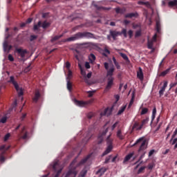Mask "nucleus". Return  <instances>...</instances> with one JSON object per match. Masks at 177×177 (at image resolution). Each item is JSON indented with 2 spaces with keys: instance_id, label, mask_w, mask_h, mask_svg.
Wrapping results in <instances>:
<instances>
[{
  "instance_id": "2eb2a0df",
  "label": "nucleus",
  "mask_w": 177,
  "mask_h": 177,
  "mask_svg": "<svg viewBox=\"0 0 177 177\" xmlns=\"http://www.w3.org/2000/svg\"><path fill=\"white\" fill-rule=\"evenodd\" d=\"M39 97H41V93H39V90H36L35 93V96L32 98L34 103H37L38 100H39Z\"/></svg>"
},
{
  "instance_id": "f704fd0d",
  "label": "nucleus",
  "mask_w": 177,
  "mask_h": 177,
  "mask_svg": "<svg viewBox=\"0 0 177 177\" xmlns=\"http://www.w3.org/2000/svg\"><path fill=\"white\" fill-rule=\"evenodd\" d=\"M168 5L169 8H173V6H177V0H173V1H169Z\"/></svg>"
},
{
  "instance_id": "b1692460",
  "label": "nucleus",
  "mask_w": 177,
  "mask_h": 177,
  "mask_svg": "<svg viewBox=\"0 0 177 177\" xmlns=\"http://www.w3.org/2000/svg\"><path fill=\"white\" fill-rule=\"evenodd\" d=\"M138 5H145V6H147V8H151V5L150 4V3L149 1H138Z\"/></svg>"
},
{
  "instance_id": "e433bc0d",
  "label": "nucleus",
  "mask_w": 177,
  "mask_h": 177,
  "mask_svg": "<svg viewBox=\"0 0 177 177\" xmlns=\"http://www.w3.org/2000/svg\"><path fill=\"white\" fill-rule=\"evenodd\" d=\"M125 109H127V105L122 106L118 112V115H121V114L123 113L124 111H125Z\"/></svg>"
},
{
  "instance_id": "3c124183",
  "label": "nucleus",
  "mask_w": 177,
  "mask_h": 177,
  "mask_svg": "<svg viewBox=\"0 0 177 177\" xmlns=\"http://www.w3.org/2000/svg\"><path fill=\"white\" fill-rule=\"evenodd\" d=\"M49 17V12H45L42 14L43 19H48Z\"/></svg>"
},
{
  "instance_id": "f3484780",
  "label": "nucleus",
  "mask_w": 177,
  "mask_h": 177,
  "mask_svg": "<svg viewBox=\"0 0 177 177\" xmlns=\"http://www.w3.org/2000/svg\"><path fill=\"white\" fill-rule=\"evenodd\" d=\"M143 128L141 124H139V122H136L133 124L132 130L133 131H140Z\"/></svg>"
},
{
  "instance_id": "864d4df0",
  "label": "nucleus",
  "mask_w": 177,
  "mask_h": 177,
  "mask_svg": "<svg viewBox=\"0 0 177 177\" xmlns=\"http://www.w3.org/2000/svg\"><path fill=\"white\" fill-rule=\"evenodd\" d=\"M31 70V65L28 66L25 69H24V73H28Z\"/></svg>"
},
{
  "instance_id": "dca6fc26",
  "label": "nucleus",
  "mask_w": 177,
  "mask_h": 177,
  "mask_svg": "<svg viewBox=\"0 0 177 177\" xmlns=\"http://www.w3.org/2000/svg\"><path fill=\"white\" fill-rule=\"evenodd\" d=\"M167 86H168V82L165 81L164 82V84L159 91L160 97L164 95V92H165V88H167Z\"/></svg>"
},
{
  "instance_id": "13d9d810",
  "label": "nucleus",
  "mask_w": 177,
  "mask_h": 177,
  "mask_svg": "<svg viewBox=\"0 0 177 177\" xmlns=\"http://www.w3.org/2000/svg\"><path fill=\"white\" fill-rule=\"evenodd\" d=\"M72 75H73V72L71 71V70L68 69V79H70Z\"/></svg>"
},
{
  "instance_id": "69168bd1",
  "label": "nucleus",
  "mask_w": 177,
  "mask_h": 177,
  "mask_svg": "<svg viewBox=\"0 0 177 177\" xmlns=\"http://www.w3.org/2000/svg\"><path fill=\"white\" fill-rule=\"evenodd\" d=\"M92 117H93V113H89L87 114V118L91 120V118H92Z\"/></svg>"
},
{
  "instance_id": "0eeeda50",
  "label": "nucleus",
  "mask_w": 177,
  "mask_h": 177,
  "mask_svg": "<svg viewBox=\"0 0 177 177\" xmlns=\"http://www.w3.org/2000/svg\"><path fill=\"white\" fill-rule=\"evenodd\" d=\"M10 84H12V85L15 86L17 93L18 96H23L24 93H23V88H20L19 86V84H17V82L15 80V77L14 76H10V80L8 81Z\"/></svg>"
},
{
  "instance_id": "603ef678",
  "label": "nucleus",
  "mask_w": 177,
  "mask_h": 177,
  "mask_svg": "<svg viewBox=\"0 0 177 177\" xmlns=\"http://www.w3.org/2000/svg\"><path fill=\"white\" fill-rule=\"evenodd\" d=\"M146 169L145 167H140L138 171V174H142V172H143V171H145V169Z\"/></svg>"
},
{
  "instance_id": "a878e982",
  "label": "nucleus",
  "mask_w": 177,
  "mask_h": 177,
  "mask_svg": "<svg viewBox=\"0 0 177 177\" xmlns=\"http://www.w3.org/2000/svg\"><path fill=\"white\" fill-rule=\"evenodd\" d=\"M88 60L90 62V63L93 64V62H95V60H96V56H95L93 55V53H91L88 55Z\"/></svg>"
},
{
  "instance_id": "a19ab883",
  "label": "nucleus",
  "mask_w": 177,
  "mask_h": 177,
  "mask_svg": "<svg viewBox=\"0 0 177 177\" xmlns=\"http://www.w3.org/2000/svg\"><path fill=\"white\" fill-rule=\"evenodd\" d=\"M156 31L158 33L161 31V25L158 21H156Z\"/></svg>"
},
{
  "instance_id": "5fc2aeb1",
  "label": "nucleus",
  "mask_w": 177,
  "mask_h": 177,
  "mask_svg": "<svg viewBox=\"0 0 177 177\" xmlns=\"http://www.w3.org/2000/svg\"><path fill=\"white\" fill-rule=\"evenodd\" d=\"M5 160H6L5 156H3V154L1 153L0 156V162H5Z\"/></svg>"
},
{
  "instance_id": "f257e3e1",
  "label": "nucleus",
  "mask_w": 177,
  "mask_h": 177,
  "mask_svg": "<svg viewBox=\"0 0 177 177\" xmlns=\"http://www.w3.org/2000/svg\"><path fill=\"white\" fill-rule=\"evenodd\" d=\"M91 158V156H87L86 158H83L79 163L77 164V159H74L71 163L69 167V170L66 173L65 177H76L78 171H77V167L80 165H84Z\"/></svg>"
},
{
  "instance_id": "bf43d9fd",
  "label": "nucleus",
  "mask_w": 177,
  "mask_h": 177,
  "mask_svg": "<svg viewBox=\"0 0 177 177\" xmlns=\"http://www.w3.org/2000/svg\"><path fill=\"white\" fill-rule=\"evenodd\" d=\"M66 67L67 70H70V67H71V64H70L68 62H66Z\"/></svg>"
},
{
  "instance_id": "20e7f679",
  "label": "nucleus",
  "mask_w": 177,
  "mask_h": 177,
  "mask_svg": "<svg viewBox=\"0 0 177 177\" xmlns=\"http://www.w3.org/2000/svg\"><path fill=\"white\" fill-rule=\"evenodd\" d=\"M132 146H139V149L138 150V153H140L141 151H145V150L147 149V141L146 140H144L143 138H140L137 140Z\"/></svg>"
},
{
  "instance_id": "412c9836",
  "label": "nucleus",
  "mask_w": 177,
  "mask_h": 177,
  "mask_svg": "<svg viewBox=\"0 0 177 177\" xmlns=\"http://www.w3.org/2000/svg\"><path fill=\"white\" fill-rule=\"evenodd\" d=\"M133 156H135V152H131L130 153H129L127 156H126V157L124 159L123 162H127V161H129L131 160V158L132 157H133Z\"/></svg>"
},
{
  "instance_id": "4c0bfd02",
  "label": "nucleus",
  "mask_w": 177,
  "mask_h": 177,
  "mask_svg": "<svg viewBox=\"0 0 177 177\" xmlns=\"http://www.w3.org/2000/svg\"><path fill=\"white\" fill-rule=\"evenodd\" d=\"M67 89L69 91V92H71V89H73V84H71L70 80L67 81Z\"/></svg>"
},
{
  "instance_id": "ea45409f",
  "label": "nucleus",
  "mask_w": 177,
  "mask_h": 177,
  "mask_svg": "<svg viewBox=\"0 0 177 177\" xmlns=\"http://www.w3.org/2000/svg\"><path fill=\"white\" fill-rule=\"evenodd\" d=\"M149 113V109L147 108H142L140 112L141 115H145V114H147Z\"/></svg>"
},
{
  "instance_id": "680f3d73",
  "label": "nucleus",
  "mask_w": 177,
  "mask_h": 177,
  "mask_svg": "<svg viewBox=\"0 0 177 177\" xmlns=\"http://www.w3.org/2000/svg\"><path fill=\"white\" fill-rule=\"evenodd\" d=\"M117 125H118V122H116L115 124H113L111 127L112 131H114V129H115V128L117 127Z\"/></svg>"
},
{
  "instance_id": "c03bdc74",
  "label": "nucleus",
  "mask_w": 177,
  "mask_h": 177,
  "mask_svg": "<svg viewBox=\"0 0 177 177\" xmlns=\"http://www.w3.org/2000/svg\"><path fill=\"white\" fill-rule=\"evenodd\" d=\"M37 38H38L37 35H30V42H32V41H35V39H37Z\"/></svg>"
},
{
  "instance_id": "393cba45",
  "label": "nucleus",
  "mask_w": 177,
  "mask_h": 177,
  "mask_svg": "<svg viewBox=\"0 0 177 177\" xmlns=\"http://www.w3.org/2000/svg\"><path fill=\"white\" fill-rule=\"evenodd\" d=\"M10 147H6L5 145H1L0 147V151H2L1 154H5V153L7 151V150H9Z\"/></svg>"
},
{
  "instance_id": "052dcab7",
  "label": "nucleus",
  "mask_w": 177,
  "mask_h": 177,
  "mask_svg": "<svg viewBox=\"0 0 177 177\" xmlns=\"http://www.w3.org/2000/svg\"><path fill=\"white\" fill-rule=\"evenodd\" d=\"M27 138H28V133L26 131L24 136H22V139H27Z\"/></svg>"
},
{
  "instance_id": "72a5a7b5",
  "label": "nucleus",
  "mask_w": 177,
  "mask_h": 177,
  "mask_svg": "<svg viewBox=\"0 0 177 177\" xmlns=\"http://www.w3.org/2000/svg\"><path fill=\"white\" fill-rule=\"evenodd\" d=\"M111 137V134L108 136V137L106 138V143H107L108 146H113V140L111 138H110Z\"/></svg>"
},
{
  "instance_id": "6e6552de",
  "label": "nucleus",
  "mask_w": 177,
  "mask_h": 177,
  "mask_svg": "<svg viewBox=\"0 0 177 177\" xmlns=\"http://www.w3.org/2000/svg\"><path fill=\"white\" fill-rule=\"evenodd\" d=\"M39 27H42L44 30H46V28L50 27V22H47L46 21L42 22L39 21L37 24H35L33 26L34 31H38Z\"/></svg>"
},
{
  "instance_id": "cd10ccee",
  "label": "nucleus",
  "mask_w": 177,
  "mask_h": 177,
  "mask_svg": "<svg viewBox=\"0 0 177 177\" xmlns=\"http://www.w3.org/2000/svg\"><path fill=\"white\" fill-rule=\"evenodd\" d=\"M62 37H63V35H56L51 38L50 42H52V43L56 42V41H59V39H60V38H62Z\"/></svg>"
},
{
  "instance_id": "9b49d317",
  "label": "nucleus",
  "mask_w": 177,
  "mask_h": 177,
  "mask_svg": "<svg viewBox=\"0 0 177 177\" xmlns=\"http://www.w3.org/2000/svg\"><path fill=\"white\" fill-rule=\"evenodd\" d=\"M176 135H177V131L175 130L169 141L172 146H174V150H176L177 149V138H176Z\"/></svg>"
},
{
  "instance_id": "bb28decb",
  "label": "nucleus",
  "mask_w": 177,
  "mask_h": 177,
  "mask_svg": "<svg viewBox=\"0 0 177 177\" xmlns=\"http://www.w3.org/2000/svg\"><path fill=\"white\" fill-rule=\"evenodd\" d=\"M111 109L106 108L104 111L103 115H106V117H109V115H111Z\"/></svg>"
},
{
  "instance_id": "49530a36",
  "label": "nucleus",
  "mask_w": 177,
  "mask_h": 177,
  "mask_svg": "<svg viewBox=\"0 0 177 177\" xmlns=\"http://www.w3.org/2000/svg\"><path fill=\"white\" fill-rule=\"evenodd\" d=\"M10 138V133H7L4 136V142H7L9 140Z\"/></svg>"
},
{
  "instance_id": "4be33fe9",
  "label": "nucleus",
  "mask_w": 177,
  "mask_h": 177,
  "mask_svg": "<svg viewBox=\"0 0 177 177\" xmlns=\"http://www.w3.org/2000/svg\"><path fill=\"white\" fill-rule=\"evenodd\" d=\"M132 17H138V12L128 13L125 15L126 19H132Z\"/></svg>"
},
{
  "instance_id": "423d86ee",
  "label": "nucleus",
  "mask_w": 177,
  "mask_h": 177,
  "mask_svg": "<svg viewBox=\"0 0 177 177\" xmlns=\"http://www.w3.org/2000/svg\"><path fill=\"white\" fill-rule=\"evenodd\" d=\"M109 34L111 37L113 38V41H115L117 39V37L119 35H124V38H127L128 37V35L127 34V29L123 28L121 32H118L117 30H110Z\"/></svg>"
},
{
  "instance_id": "1a4fd4ad",
  "label": "nucleus",
  "mask_w": 177,
  "mask_h": 177,
  "mask_svg": "<svg viewBox=\"0 0 177 177\" xmlns=\"http://www.w3.org/2000/svg\"><path fill=\"white\" fill-rule=\"evenodd\" d=\"M15 52L17 53L18 56L21 57V60H24L26 55L28 53V50L23 48H16Z\"/></svg>"
},
{
  "instance_id": "0e129e2a",
  "label": "nucleus",
  "mask_w": 177,
  "mask_h": 177,
  "mask_svg": "<svg viewBox=\"0 0 177 177\" xmlns=\"http://www.w3.org/2000/svg\"><path fill=\"white\" fill-rule=\"evenodd\" d=\"M27 117V113H23L21 117V121H24V118Z\"/></svg>"
},
{
  "instance_id": "5701e85b",
  "label": "nucleus",
  "mask_w": 177,
  "mask_h": 177,
  "mask_svg": "<svg viewBox=\"0 0 177 177\" xmlns=\"http://www.w3.org/2000/svg\"><path fill=\"white\" fill-rule=\"evenodd\" d=\"M137 77L142 81L144 76H143V71H142V68H139V71L137 73Z\"/></svg>"
},
{
  "instance_id": "c85d7f7f",
  "label": "nucleus",
  "mask_w": 177,
  "mask_h": 177,
  "mask_svg": "<svg viewBox=\"0 0 177 177\" xmlns=\"http://www.w3.org/2000/svg\"><path fill=\"white\" fill-rule=\"evenodd\" d=\"M115 12L120 15H124L125 13V9L116 8H115Z\"/></svg>"
},
{
  "instance_id": "6ab92c4d",
  "label": "nucleus",
  "mask_w": 177,
  "mask_h": 177,
  "mask_svg": "<svg viewBox=\"0 0 177 177\" xmlns=\"http://www.w3.org/2000/svg\"><path fill=\"white\" fill-rule=\"evenodd\" d=\"M113 150V145H108L105 151L102 153V157H104V156H107L109 153H110Z\"/></svg>"
},
{
  "instance_id": "6e6d98bb",
  "label": "nucleus",
  "mask_w": 177,
  "mask_h": 177,
  "mask_svg": "<svg viewBox=\"0 0 177 177\" xmlns=\"http://www.w3.org/2000/svg\"><path fill=\"white\" fill-rule=\"evenodd\" d=\"M110 160H111V156H109L108 158L105 159L104 164H109Z\"/></svg>"
},
{
  "instance_id": "de8ad7c7",
  "label": "nucleus",
  "mask_w": 177,
  "mask_h": 177,
  "mask_svg": "<svg viewBox=\"0 0 177 177\" xmlns=\"http://www.w3.org/2000/svg\"><path fill=\"white\" fill-rule=\"evenodd\" d=\"M94 6L95 7V8L97 10H100V9H103V10H106V8L104 7H100L99 6H97V4H93Z\"/></svg>"
},
{
  "instance_id": "a211bd4d",
  "label": "nucleus",
  "mask_w": 177,
  "mask_h": 177,
  "mask_svg": "<svg viewBox=\"0 0 177 177\" xmlns=\"http://www.w3.org/2000/svg\"><path fill=\"white\" fill-rule=\"evenodd\" d=\"M75 104L76 106H79L80 107H84V106H86L87 103L84 101H80L77 100H74Z\"/></svg>"
},
{
  "instance_id": "c9c22d12",
  "label": "nucleus",
  "mask_w": 177,
  "mask_h": 177,
  "mask_svg": "<svg viewBox=\"0 0 177 177\" xmlns=\"http://www.w3.org/2000/svg\"><path fill=\"white\" fill-rule=\"evenodd\" d=\"M86 174H88V170H86V169H83L78 177H85Z\"/></svg>"
},
{
  "instance_id": "39448f33",
  "label": "nucleus",
  "mask_w": 177,
  "mask_h": 177,
  "mask_svg": "<svg viewBox=\"0 0 177 177\" xmlns=\"http://www.w3.org/2000/svg\"><path fill=\"white\" fill-rule=\"evenodd\" d=\"M50 167L55 172H57L54 177H59L63 169L62 166H60V162L59 160H55L53 164L50 165Z\"/></svg>"
},
{
  "instance_id": "4d7b16f0",
  "label": "nucleus",
  "mask_w": 177,
  "mask_h": 177,
  "mask_svg": "<svg viewBox=\"0 0 177 177\" xmlns=\"http://www.w3.org/2000/svg\"><path fill=\"white\" fill-rule=\"evenodd\" d=\"M151 41H153V42H156L157 41V34H155L153 36L152 39H151Z\"/></svg>"
},
{
  "instance_id": "338daca9",
  "label": "nucleus",
  "mask_w": 177,
  "mask_h": 177,
  "mask_svg": "<svg viewBox=\"0 0 177 177\" xmlns=\"http://www.w3.org/2000/svg\"><path fill=\"white\" fill-rule=\"evenodd\" d=\"M85 67L87 69L91 68V64H89V62H86L85 63Z\"/></svg>"
},
{
  "instance_id": "a18cd8bd",
  "label": "nucleus",
  "mask_w": 177,
  "mask_h": 177,
  "mask_svg": "<svg viewBox=\"0 0 177 177\" xmlns=\"http://www.w3.org/2000/svg\"><path fill=\"white\" fill-rule=\"evenodd\" d=\"M8 59L10 62H15V57L11 54L8 55Z\"/></svg>"
},
{
  "instance_id": "9d476101",
  "label": "nucleus",
  "mask_w": 177,
  "mask_h": 177,
  "mask_svg": "<svg viewBox=\"0 0 177 177\" xmlns=\"http://www.w3.org/2000/svg\"><path fill=\"white\" fill-rule=\"evenodd\" d=\"M176 135H177V131L175 130L169 141L172 146H174V150H176L177 149V138H176Z\"/></svg>"
},
{
  "instance_id": "79ce46f5",
  "label": "nucleus",
  "mask_w": 177,
  "mask_h": 177,
  "mask_svg": "<svg viewBox=\"0 0 177 177\" xmlns=\"http://www.w3.org/2000/svg\"><path fill=\"white\" fill-rule=\"evenodd\" d=\"M147 122H149V118H146L145 119H144L142 122H141V126L143 127L144 125H146V124H147Z\"/></svg>"
},
{
  "instance_id": "f8f14e48",
  "label": "nucleus",
  "mask_w": 177,
  "mask_h": 177,
  "mask_svg": "<svg viewBox=\"0 0 177 177\" xmlns=\"http://www.w3.org/2000/svg\"><path fill=\"white\" fill-rule=\"evenodd\" d=\"M12 48H13V46H12V45H9V43L8 42V41H5L3 44V51L6 52V53H10V50H12Z\"/></svg>"
},
{
  "instance_id": "f03ea898",
  "label": "nucleus",
  "mask_w": 177,
  "mask_h": 177,
  "mask_svg": "<svg viewBox=\"0 0 177 177\" xmlns=\"http://www.w3.org/2000/svg\"><path fill=\"white\" fill-rule=\"evenodd\" d=\"M82 38H87V39H96V37L93 33L89 32H79L73 36L67 38L65 40V42H73L74 41H77V39H82Z\"/></svg>"
},
{
  "instance_id": "8fccbe9b",
  "label": "nucleus",
  "mask_w": 177,
  "mask_h": 177,
  "mask_svg": "<svg viewBox=\"0 0 177 177\" xmlns=\"http://www.w3.org/2000/svg\"><path fill=\"white\" fill-rule=\"evenodd\" d=\"M177 85V80H176V82L174 83H171L169 84L170 88L169 89H172V88L176 86Z\"/></svg>"
},
{
  "instance_id": "58836bf2",
  "label": "nucleus",
  "mask_w": 177,
  "mask_h": 177,
  "mask_svg": "<svg viewBox=\"0 0 177 177\" xmlns=\"http://www.w3.org/2000/svg\"><path fill=\"white\" fill-rule=\"evenodd\" d=\"M117 137L120 139V140H123L124 136H122L121 130H118L117 132Z\"/></svg>"
},
{
  "instance_id": "e2e57ef3",
  "label": "nucleus",
  "mask_w": 177,
  "mask_h": 177,
  "mask_svg": "<svg viewBox=\"0 0 177 177\" xmlns=\"http://www.w3.org/2000/svg\"><path fill=\"white\" fill-rule=\"evenodd\" d=\"M95 91H88V97H92V96H93V94L95 93Z\"/></svg>"
},
{
  "instance_id": "ddd939ff",
  "label": "nucleus",
  "mask_w": 177,
  "mask_h": 177,
  "mask_svg": "<svg viewBox=\"0 0 177 177\" xmlns=\"http://www.w3.org/2000/svg\"><path fill=\"white\" fill-rule=\"evenodd\" d=\"M106 171L107 168L105 167H102L96 171L95 175H97V176L99 177H102L103 176V175H104Z\"/></svg>"
},
{
  "instance_id": "c756f323",
  "label": "nucleus",
  "mask_w": 177,
  "mask_h": 177,
  "mask_svg": "<svg viewBox=\"0 0 177 177\" xmlns=\"http://www.w3.org/2000/svg\"><path fill=\"white\" fill-rule=\"evenodd\" d=\"M120 56L124 59V60H125V62H127V63H131V61H129V58H128L127 54L121 53Z\"/></svg>"
},
{
  "instance_id": "09e8293b",
  "label": "nucleus",
  "mask_w": 177,
  "mask_h": 177,
  "mask_svg": "<svg viewBox=\"0 0 177 177\" xmlns=\"http://www.w3.org/2000/svg\"><path fill=\"white\" fill-rule=\"evenodd\" d=\"M128 35L130 39L132 38V37H133V31L132 30H129L128 31Z\"/></svg>"
},
{
  "instance_id": "37998d69",
  "label": "nucleus",
  "mask_w": 177,
  "mask_h": 177,
  "mask_svg": "<svg viewBox=\"0 0 177 177\" xmlns=\"http://www.w3.org/2000/svg\"><path fill=\"white\" fill-rule=\"evenodd\" d=\"M6 121H8V117L4 116L0 120L1 124H6Z\"/></svg>"
},
{
  "instance_id": "7c9ffc66",
  "label": "nucleus",
  "mask_w": 177,
  "mask_h": 177,
  "mask_svg": "<svg viewBox=\"0 0 177 177\" xmlns=\"http://www.w3.org/2000/svg\"><path fill=\"white\" fill-rule=\"evenodd\" d=\"M154 45V41L148 39L147 41V48L148 49H153V46Z\"/></svg>"
},
{
  "instance_id": "aec40b11",
  "label": "nucleus",
  "mask_w": 177,
  "mask_h": 177,
  "mask_svg": "<svg viewBox=\"0 0 177 177\" xmlns=\"http://www.w3.org/2000/svg\"><path fill=\"white\" fill-rule=\"evenodd\" d=\"M133 102H135V91H133L131 93V99L130 100V102L128 106V109H131L132 107V104H133Z\"/></svg>"
},
{
  "instance_id": "2f4dec72",
  "label": "nucleus",
  "mask_w": 177,
  "mask_h": 177,
  "mask_svg": "<svg viewBox=\"0 0 177 177\" xmlns=\"http://www.w3.org/2000/svg\"><path fill=\"white\" fill-rule=\"evenodd\" d=\"M171 68H172L171 67L167 68V70L162 71L160 74V77H165V75H167V74H168V73H169V71H171Z\"/></svg>"
},
{
  "instance_id": "774afa93",
  "label": "nucleus",
  "mask_w": 177,
  "mask_h": 177,
  "mask_svg": "<svg viewBox=\"0 0 177 177\" xmlns=\"http://www.w3.org/2000/svg\"><path fill=\"white\" fill-rule=\"evenodd\" d=\"M104 68L109 70V64L107 62L104 63Z\"/></svg>"
},
{
  "instance_id": "473e14b6",
  "label": "nucleus",
  "mask_w": 177,
  "mask_h": 177,
  "mask_svg": "<svg viewBox=\"0 0 177 177\" xmlns=\"http://www.w3.org/2000/svg\"><path fill=\"white\" fill-rule=\"evenodd\" d=\"M156 114H157V109L154 107L152 111L151 122L154 121V119L156 118Z\"/></svg>"
},
{
  "instance_id": "7ed1b4c3",
  "label": "nucleus",
  "mask_w": 177,
  "mask_h": 177,
  "mask_svg": "<svg viewBox=\"0 0 177 177\" xmlns=\"http://www.w3.org/2000/svg\"><path fill=\"white\" fill-rule=\"evenodd\" d=\"M114 73V67L110 68L109 70L107 71L106 77L107 78V84L105 87V92L110 91V88L113 87L114 85V77H113Z\"/></svg>"
},
{
  "instance_id": "4468645a",
  "label": "nucleus",
  "mask_w": 177,
  "mask_h": 177,
  "mask_svg": "<svg viewBox=\"0 0 177 177\" xmlns=\"http://www.w3.org/2000/svg\"><path fill=\"white\" fill-rule=\"evenodd\" d=\"M109 132V128H106L101 134L98 136V143L100 145L103 142V136H106V133Z\"/></svg>"
}]
</instances>
